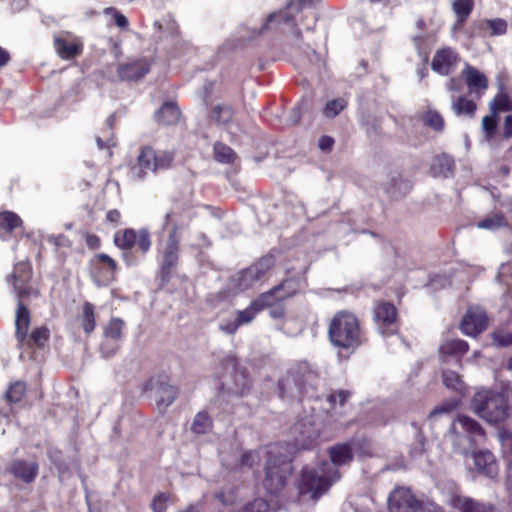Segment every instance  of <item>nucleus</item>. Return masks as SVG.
<instances>
[{"mask_svg":"<svg viewBox=\"0 0 512 512\" xmlns=\"http://www.w3.org/2000/svg\"><path fill=\"white\" fill-rule=\"evenodd\" d=\"M309 4L306 0H290L284 10L269 14L259 30L241 27L235 38L228 39L220 47L219 60H223L230 51L259 39L264 46L265 62L298 60L325 64V48L316 49L310 44L304 47L303 36L296 28L295 16Z\"/></svg>","mask_w":512,"mask_h":512,"instance_id":"obj_1","label":"nucleus"},{"mask_svg":"<svg viewBox=\"0 0 512 512\" xmlns=\"http://www.w3.org/2000/svg\"><path fill=\"white\" fill-rule=\"evenodd\" d=\"M331 462H322L315 468H305L299 479L301 494H310L317 499L326 493L340 478L338 466L349 464L353 459V448L349 443L337 444L329 449Z\"/></svg>","mask_w":512,"mask_h":512,"instance_id":"obj_2","label":"nucleus"},{"mask_svg":"<svg viewBox=\"0 0 512 512\" xmlns=\"http://www.w3.org/2000/svg\"><path fill=\"white\" fill-rule=\"evenodd\" d=\"M154 52L159 61H171L180 57L187 43L180 35L179 26L171 14L162 16L153 23Z\"/></svg>","mask_w":512,"mask_h":512,"instance_id":"obj_3","label":"nucleus"},{"mask_svg":"<svg viewBox=\"0 0 512 512\" xmlns=\"http://www.w3.org/2000/svg\"><path fill=\"white\" fill-rule=\"evenodd\" d=\"M268 460L265 466L263 485L269 494L279 493L291 475L292 451L289 445L274 444L267 451Z\"/></svg>","mask_w":512,"mask_h":512,"instance_id":"obj_4","label":"nucleus"},{"mask_svg":"<svg viewBox=\"0 0 512 512\" xmlns=\"http://www.w3.org/2000/svg\"><path fill=\"white\" fill-rule=\"evenodd\" d=\"M329 336L333 345L354 348L361 344V329L358 319L349 312H339L331 320Z\"/></svg>","mask_w":512,"mask_h":512,"instance_id":"obj_5","label":"nucleus"},{"mask_svg":"<svg viewBox=\"0 0 512 512\" xmlns=\"http://www.w3.org/2000/svg\"><path fill=\"white\" fill-rule=\"evenodd\" d=\"M472 410L489 423H500L509 414V406L504 396L491 390L478 391L471 401Z\"/></svg>","mask_w":512,"mask_h":512,"instance_id":"obj_6","label":"nucleus"},{"mask_svg":"<svg viewBox=\"0 0 512 512\" xmlns=\"http://www.w3.org/2000/svg\"><path fill=\"white\" fill-rule=\"evenodd\" d=\"M449 437L458 452L466 453L484 438V430L476 420L458 415L452 422Z\"/></svg>","mask_w":512,"mask_h":512,"instance_id":"obj_7","label":"nucleus"},{"mask_svg":"<svg viewBox=\"0 0 512 512\" xmlns=\"http://www.w3.org/2000/svg\"><path fill=\"white\" fill-rule=\"evenodd\" d=\"M174 155L171 152H156L151 147H143L137 157V163L130 169L133 178L141 180L148 172L167 169L171 166Z\"/></svg>","mask_w":512,"mask_h":512,"instance_id":"obj_8","label":"nucleus"},{"mask_svg":"<svg viewBox=\"0 0 512 512\" xmlns=\"http://www.w3.org/2000/svg\"><path fill=\"white\" fill-rule=\"evenodd\" d=\"M316 379V374L307 363H300L291 368L279 381V390L282 396H299L307 392Z\"/></svg>","mask_w":512,"mask_h":512,"instance_id":"obj_9","label":"nucleus"},{"mask_svg":"<svg viewBox=\"0 0 512 512\" xmlns=\"http://www.w3.org/2000/svg\"><path fill=\"white\" fill-rule=\"evenodd\" d=\"M274 266V258L267 255L248 268L235 274L230 279V285L235 291H245L252 288Z\"/></svg>","mask_w":512,"mask_h":512,"instance_id":"obj_10","label":"nucleus"},{"mask_svg":"<svg viewBox=\"0 0 512 512\" xmlns=\"http://www.w3.org/2000/svg\"><path fill=\"white\" fill-rule=\"evenodd\" d=\"M54 48L63 60H71L82 53V41L68 32H62L54 37Z\"/></svg>","mask_w":512,"mask_h":512,"instance_id":"obj_11","label":"nucleus"},{"mask_svg":"<svg viewBox=\"0 0 512 512\" xmlns=\"http://www.w3.org/2000/svg\"><path fill=\"white\" fill-rule=\"evenodd\" d=\"M124 322L120 318H112L104 330V342L101 345V352L105 357L114 355L119 347Z\"/></svg>","mask_w":512,"mask_h":512,"instance_id":"obj_12","label":"nucleus"},{"mask_svg":"<svg viewBox=\"0 0 512 512\" xmlns=\"http://www.w3.org/2000/svg\"><path fill=\"white\" fill-rule=\"evenodd\" d=\"M487 316L479 307L469 308L461 322V330L464 334L476 336L487 327Z\"/></svg>","mask_w":512,"mask_h":512,"instance_id":"obj_13","label":"nucleus"},{"mask_svg":"<svg viewBox=\"0 0 512 512\" xmlns=\"http://www.w3.org/2000/svg\"><path fill=\"white\" fill-rule=\"evenodd\" d=\"M507 31V22L502 18L480 19L473 23L472 35L481 37H494L504 35Z\"/></svg>","mask_w":512,"mask_h":512,"instance_id":"obj_14","label":"nucleus"},{"mask_svg":"<svg viewBox=\"0 0 512 512\" xmlns=\"http://www.w3.org/2000/svg\"><path fill=\"white\" fill-rule=\"evenodd\" d=\"M416 504L414 496L406 488H396L388 499L390 512H412L416 509Z\"/></svg>","mask_w":512,"mask_h":512,"instance_id":"obj_15","label":"nucleus"},{"mask_svg":"<svg viewBox=\"0 0 512 512\" xmlns=\"http://www.w3.org/2000/svg\"><path fill=\"white\" fill-rule=\"evenodd\" d=\"M397 311L391 303H380L375 308V320L382 334L395 332Z\"/></svg>","mask_w":512,"mask_h":512,"instance_id":"obj_16","label":"nucleus"},{"mask_svg":"<svg viewBox=\"0 0 512 512\" xmlns=\"http://www.w3.org/2000/svg\"><path fill=\"white\" fill-rule=\"evenodd\" d=\"M30 275L31 269L27 262H19L16 264L11 278L14 280L13 286L19 299H22L31 293V288L26 285L30 279Z\"/></svg>","mask_w":512,"mask_h":512,"instance_id":"obj_17","label":"nucleus"},{"mask_svg":"<svg viewBox=\"0 0 512 512\" xmlns=\"http://www.w3.org/2000/svg\"><path fill=\"white\" fill-rule=\"evenodd\" d=\"M9 472L24 483H31L38 474V464L24 460H15L9 465Z\"/></svg>","mask_w":512,"mask_h":512,"instance_id":"obj_18","label":"nucleus"},{"mask_svg":"<svg viewBox=\"0 0 512 512\" xmlns=\"http://www.w3.org/2000/svg\"><path fill=\"white\" fill-rule=\"evenodd\" d=\"M462 76L470 90V93L480 97L487 89L488 82L486 76L473 67H467L463 70Z\"/></svg>","mask_w":512,"mask_h":512,"instance_id":"obj_19","label":"nucleus"},{"mask_svg":"<svg viewBox=\"0 0 512 512\" xmlns=\"http://www.w3.org/2000/svg\"><path fill=\"white\" fill-rule=\"evenodd\" d=\"M229 365L235 368L234 373L231 376L230 382H225L223 385L226 387L229 393L235 395H243L250 388V381L247 375L242 371L236 368V362L234 359H230Z\"/></svg>","mask_w":512,"mask_h":512,"instance_id":"obj_20","label":"nucleus"},{"mask_svg":"<svg viewBox=\"0 0 512 512\" xmlns=\"http://www.w3.org/2000/svg\"><path fill=\"white\" fill-rule=\"evenodd\" d=\"M179 240L176 235V228L174 227L169 235L166 247L163 251L162 270L164 273H169L170 270L176 265L178 260Z\"/></svg>","mask_w":512,"mask_h":512,"instance_id":"obj_21","label":"nucleus"},{"mask_svg":"<svg viewBox=\"0 0 512 512\" xmlns=\"http://www.w3.org/2000/svg\"><path fill=\"white\" fill-rule=\"evenodd\" d=\"M474 463L479 471L490 478L498 474V465L494 455L488 450H481L474 454Z\"/></svg>","mask_w":512,"mask_h":512,"instance_id":"obj_22","label":"nucleus"},{"mask_svg":"<svg viewBox=\"0 0 512 512\" xmlns=\"http://www.w3.org/2000/svg\"><path fill=\"white\" fill-rule=\"evenodd\" d=\"M294 430L300 434V438H297V441L302 448H309L319 437V430L313 425L310 419H303L298 422Z\"/></svg>","mask_w":512,"mask_h":512,"instance_id":"obj_23","label":"nucleus"},{"mask_svg":"<svg viewBox=\"0 0 512 512\" xmlns=\"http://www.w3.org/2000/svg\"><path fill=\"white\" fill-rule=\"evenodd\" d=\"M284 286L285 283H282L280 285L273 287L271 290L262 293L253 301L254 305L257 306L260 309V311H262L263 309L273 307L279 301L288 298L289 296H291V293L279 295L280 291L283 290Z\"/></svg>","mask_w":512,"mask_h":512,"instance_id":"obj_24","label":"nucleus"},{"mask_svg":"<svg viewBox=\"0 0 512 512\" xmlns=\"http://www.w3.org/2000/svg\"><path fill=\"white\" fill-rule=\"evenodd\" d=\"M449 503L460 512H493L491 507L485 506L472 498L453 495Z\"/></svg>","mask_w":512,"mask_h":512,"instance_id":"obj_25","label":"nucleus"},{"mask_svg":"<svg viewBox=\"0 0 512 512\" xmlns=\"http://www.w3.org/2000/svg\"><path fill=\"white\" fill-rule=\"evenodd\" d=\"M115 73L121 81H138L142 79L148 72V66H112Z\"/></svg>","mask_w":512,"mask_h":512,"instance_id":"obj_26","label":"nucleus"},{"mask_svg":"<svg viewBox=\"0 0 512 512\" xmlns=\"http://www.w3.org/2000/svg\"><path fill=\"white\" fill-rule=\"evenodd\" d=\"M29 322V311L25 307V305H23L21 299H19L18 309L16 313V336L20 345L26 339L27 331L29 328Z\"/></svg>","mask_w":512,"mask_h":512,"instance_id":"obj_27","label":"nucleus"},{"mask_svg":"<svg viewBox=\"0 0 512 512\" xmlns=\"http://www.w3.org/2000/svg\"><path fill=\"white\" fill-rule=\"evenodd\" d=\"M178 395V391L175 387L161 383L156 388L157 406L159 410H165L170 406Z\"/></svg>","mask_w":512,"mask_h":512,"instance_id":"obj_28","label":"nucleus"},{"mask_svg":"<svg viewBox=\"0 0 512 512\" xmlns=\"http://www.w3.org/2000/svg\"><path fill=\"white\" fill-rule=\"evenodd\" d=\"M180 112L175 103L167 102L156 112L155 119L158 123L173 125L178 122Z\"/></svg>","mask_w":512,"mask_h":512,"instance_id":"obj_29","label":"nucleus"},{"mask_svg":"<svg viewBox=\"0 0 512 512\" xmlns=\"http://www.w3.org/2000/svg\"><path fill=\"white\" fill-rule=\"evenodd\" d=\"M452 109L457 116H468L473 117L477 105L474 101L467 99L464 96H460L452 102Z\"/></svg>","mask_w":512,"mask_h":512,"instance_id":"obj_30","label":"nucleus"},{"mask_svg":"<svg viewBox=\"0 0 512 512\" xmlns=\"http://www.w3.org/2000/svg\"><path fill=\"white\" fill-rule=\"evenodd\" d=\"M474 8V0H452V9L457 17V23L462 25Z\"/></svg>","mask_w":512,"mask_h":512,"instance_id":"obj_31","label":"nucleus"},{"mask_svg":"<svg viewBox=\"0 0 512 512\" xmlns=\"http://www.w3.org/2000/svg\"><path fill=\"white\" fill-rule=\"evenodd\" d=\"M467 350L468 344L459 339L447 340L440 346V353L442 355L460 356L466 353Z\"/></svg>","mask_w":512,"mask_h":512,"instance_id":"obj_32","label":"nucleus"},{"mask_svg":"<svg viewBox=\"0 0 512 512\" xmlns=\"http://www.w3.org/2000/svg\"><path fill=\"white\" fill-rule=\"evenodd\" d=\"M137 232L133 229H125L115 234L114 242L121 249H130L136 243Z\"/></svg>","mask_w":512,"mask_h":512,"instance_id":"obj_33","label":"nucleus"},{"mask_svg":"<svg viewBox=\"0 0 512 512\" xmlns=\"http://www.w3.org/2000/svg\"><path fill=\"white\" fill-rule=\"evenodd\" d=\"M421 120L425 126L430 127L435 131L440 132L444 129V119L437 111H426L421 116Z\"/></svg>","mask_w":512,"mask_h":512,"instance_id":"obj_34","label":"nucleus"},{"mask_svg":"<svg viewBox=\"0 0 512 512\" xmlns=\"http://www.w3.org/2000/svg\"><path fill=\"white\" fill-rule=\"evenodd\" d=\"M214 157L218 162L231 164L236 159V154L230 147L218 142L214 145Z\"/></svg>","mask_w":512,"mask_h":512,"instance_id":"obj_35","label":"nucleus"},{"mask_svg":"<svg viewBox=\"0 0 512 512\" xmlns=\"http://www.w3.org/2000/svg\"><path fill=\"white\" fill-rule=\"evenodd\" d=\"M458 62L457 52L450 48L439 49L430 64H455Z\"/></svg>","mask_w":512,"mask_h":512,"instance_id":"obj_36","label":"nucleus"},{"mask_svg":"<svg viewBox=\"0 0 512 512\" xmlns=\"http://www.w3.org/2000/svg\"><path fill=\"white\" fill-rule=\"evenodd\" d=\"M95 325L94 306L86 302L82 311V327L86 333H91L95 329Z\"/></svg>","mask_w":512,"mask_h":512,"instance_id":"obj_37","label":"nucleus"},{"mask_svg":"<svg viewBox=\"0 0 512 512\" xmlns=\"http://www.w3.org/2000/svg\"><path fill=\"white\" fill-rule=\"evenodd\" d=\"M347 107V101L344 98H337L326 103L323 114L327 118H334Z\"/></svg>","mask_w":512,"mask_h":512,"instance_id":"obj_38","label":"nucleus"},{"mask_svg":"<svg viewBox=\"0 0 512 512\" xmlns=\"http://www.w3.org/2000/svg\"><path fill=\"white\" fill-rule=\"evenodd\" d=\"M490 109L494 115L499 111H512V100L508 95L500 93L490 103Z\"/></svg>","mask_w":512,"mask_h":512,"instance_id":"obj_39","label":"nucleus"},{"mask_svg":"<svg viewBox=\"0 0 512 512\" xmlns=\"http://www.w3.org/2000/svg\"><path fill=\"white\" fill-rule=\"evenodd\" d=\"M260 312V309L254 305V302L252 301L251 304L244 310H239L236 312V319L238 321V324L245 325L249 324L254 320L256 315Z\"/></svg>","mask_w":512,"mask_h":512,"instance_id":"obj_40","label":"nucleus"},{"mask_svg":"<svg viewBox=\"0 0 512 512\" xmlns=\"http://www.w3.org/2000/svg\"><path fill=\"white\" fill-rule=\"evenodd\" d=\"M443 383L447 388L456 390L458 392H462L464 389V384L460 379V376L451 370H446L443 372Z\"/></svg>","mask_w":512,"mask_h":512,"instance_id":"obj_41","label":"nucleus"},{"mask_svg":"<svg viewBox=\"0 0 512 512\" xmlns=\"http://www.w3.org/2000/svg\"><path fill=\"white\" fill-rule=\"evenodd\" d=\"M211 421L206 413H198L193 421L192 430L197 434H204L209 431Z\"/></svg>","mask_w":512,"mask_h":512,"instance_id":"obj_42","label":"nucleus"},{"mask_svg":"<svg viewBox=\"0 0 512 512\" xmlns=\"http://www.w3.org/2000/svg\"><path fill=\"white\" fill-rule=\"evenodd\" d=\"M232 118V110L229 106L218 105L212 110V119L218 123L226 124Z\"/></svg>","mask_w":512,"mask_h":512,"instance_id":"obj_43","label":"nucleus"},{"mask_svg":"<svg viewBox=\"0 0 512 512\" xmlns=\"http://www.w3.org/2000/svg\"><path fill=\"white\" fill-rule=\"evenodd\" d=\"M24 392L25 384L23 382L17 381L9 387L6 393V398L9 402L15 403L21 400Z\"/></svg>","mask_w":512,"mask_h":512,"instance_id":"obj_44","label":"nucleus"},{"mask_svg":"<svg viewBox=\"0 0 512 512\" xmlns=\"http://www.w3.org/2000/svg\"><path fill=\"white\" fill-rule=\"evenodd\" d=\"M506 225L505 217L501 214H495L492 217L486 218L478 223V227L485 229H495Z\"/></svg>","mask_w":512,"mask_h":512,"instance_id":"obj_45","label":"nucleus"},{"mask_svg":"<svg viewBox=\"0 0 512 512\" xmlns=\"http://www.w3.org/2000/svg\"><path fill=\"white\" fill-rule=\"evenodd\" d=\"M260 456L257 451H248L240 456L239 463L235 467H253L259 464Z\"/></svg>","mask_w":512,"mask_h":512,"instance_id":"obj_46","label":"nucleus"},{"mask_svg":"<svg viewBox=\"0 0 512 512\" xmlns=\"http://www.w3.org/2000/svg\"><path fill=\"white\" fill-rule=\"evenodd\" d=\"M435 162L439 165V168L436 169L435 165L433 166V169L435 173L438 174H446L447 172H450L453 168V160L448 155H441L436 157Z\"/></svg>","mask_w":512,"mask_h":512,"instance_id":"obj_47","label":"nucleus"},{"mask_svg":"<svg viewBox=\"0 0 512 512\" xmlns=\"http://www.w3.org/2000/svg\"><path fill=\"white\" fill-rule=\"evenodd\" d=\"M459 402L455 399L446 401L442 403L441 405L435 407L429 414L431 418H434L438 415L444 414V413H450L454 411L458 407Z\"/></svg>","mask_w":512,"mask_h":512,"instance_id":"obj_48","label":"nucleus"},{"mask_svg":"<svg viewBox=\"0 0 512 512\" xmlns=\"http://www.w3.org/2000/svg\"><path fill=\"white\" fill-rule=\"evenodd\" d=\"M414 43L422 64H429L430 49L425 45V40L423 39V37H414Z\"/></svg>","mask_w":512,"mask_h":512,"instance_id":"obj_49","label":"nucleus"},{"mask_svg":"<svg viewBox=\"0 0 512 512\" xmlns=\"http://www.w3.org/2000/svg\"><path fill=\"white\" fill-rule=\"evenodd\" d=\"M49 337V331L45 327L37 328L35 329L30 336V341L38 346L41 347L44 345V343L48 340Z\"/></svg>","mask_w":512,"mask_h":512,"instance_id":"obj_50","label":"nucleus"},{"mask_svg":"<svg viewBox=\"0 0 512 512\" xmlns=\"http://www.w3.org/2000/svg\"><path fill=\"white\" fill-rule=\"evenodd\" d=\"M493 343L505 347L512 345V332L497 331L492 334Z\"/></svg>","mask_w":512,"mask_h":512,"instance_id":"obj_51","label":"nucleus"},{"mask_svg":"<svg viewBox=\"0 0 512 512\" xmlns=\"http://www.w3.org/2000/svg\"><path fill=\"white\" fill-rule=\"evenodd\" d=\"M106 15H111L114 18L115 24L119 28H126L128 26L127 18L121 14L116 8L108 7L104 10Z\"/></svg>","mask_w":512,"mask_h":512,"instance_id":"obj_52","label":"nucleus"},{"mask_svg":"<svg viewBox=\"0 0 512 512\" xmlns=\"http://www.w3.org/2000/svg\"><path fill=\"white\" fill-rule=\"evenodd\" d=\"M269 504L265 499H256L244 509V512H268Z\"/></svg>","mask_w":512,"mask_h":512,"instance_id":"obj_53","label":"nucleus"},{"mask_svg":"<svg viewBox=\"0 0 512 512\" xmlns=\"http://www.w3.org/2000/svg\"><path fill=\"white\" fill-rule=\"evenodd\" d=\"M143 252H147L150 249L151 241L149 234L146 230H140L137 233L136 243Z\"/></svg>","mask_w":512,"mask_h":512,"instance_id":"obj_54","label":"nucleus"},{"mask_svg":"<svg viewBox=\"0 0 512 512\" xmlns=\"http://www.w3.org/2000/svg\"><path fill=\"white\" fill-rule=\"evenodd\" d=\"M168 495L166 494H160L157 495L151 504V507L154 512H165L167 508V502H168Z\"/></svg>","mask_w":512,"mask_h":512,"instance_id":"obj_55","label":"nucleus"},{"mask_svg":"<svg viewBox=\"0 0 512 512\" xmlns=\"http://www.w3.org/2000/svg\"><path fill=\"white\" fill-rule=\"evenodd\" d=\"M95 259L97 261L103 262L108 265V267H109L108 280L112 279L114 276V273L116 271V268H117L116 262L110 256L103 254V253L96 255Z\"/></svg>","mask_w":512,"mask_h":512,"instance_id":"obj_56","label":"nucleus"},{"mask_svg":"<svg viewBox=\"0 0 512 512\" xmlns=\"http://www.w3.org/2000/svg\"><path fill=\"white\" fill-rule=\"evenodd\" d=\"M496 119L495 116H485L482 119V128L488 137L492 136L496 130Z\"/></svg>","mask_w":512,"mask_h":512,"instance_id":"obj_57","label":"nucleus"},{"mask_svg":"<svg viewBox=\"0 0 512 512\" xmlns=\"http://www.w3.org/2000/svg\"><path fill=\"white\" fill-rule=\"evenodd\" d=\"M349 397V393L347 391L340 390L336 393H332L328 396V401L333 406L338 403L340 406H343L346 400Z\"/></svg>","mask_w":512,"mask_h":512,"instance_id":"obj_58","label":"nucleus"},{"mask_svg":"<svg viewBox=\"0 0 512 512\" xmlns=\"http://www.w3.org/2000/svg\"><path fill=\"white\" fill-rule=\"evenodd\" d=\"M241 325L238 324V321L237 319L235 318L234 320L232 321H227L223 324H221L220 326V329L222 331H224L225 333H228V334H233L236 332V330L240 327Z\"/></svg>","mask_w":512,"mask_h":512,"instance_id":"obj_59","label":"nucleus"},{"mask_svg":"<svg viewBox=\"0 0 512 512\" xmlns=\"http://www.w3.org/2000/svg\"><path fill=\"white\" fill-rule=\"evenodd\" d=\"M334 145V139L330 136H322L319 139L318 146L322 151H330Z\"/></svg>","mask_w":512,"mask_h":512,"instance_id":"obj_60","label":"nucleus"},{"mask_svg":"<svg viewBox=\"0 0 512 512\" xmlns=\"http://www.w3.org/2000/svg\"><path fill=\"white\" fill-rule=\"evenodd\" d=\"M500 395L504 396L505 403L508 404L509 409L512 408V383L507 384Z\"/></svg>","mask_w":512,"mask_h":512,"instance_id":"obj_61","label":"nucleus"},{"mask_svg":"<svg viewBox=\"0 0 512 512\" xmlns=\"http://www.w3.org/2000/svg\"><path fill=\"white\" fill-rule=\"evenodd\" d=\"M503 136L507 139L512 137V115H508L505 118Z\"/></svg>","mask_w":512,"mask_h":512,"instance_id":"obj_62","label":"nucleus"},{"mask_svg":"<svg viewBox=\"0 0 512 512\" xmlns=\"http://www.w3.org/2000/svg\"><path fill=\"white\" fill-rule=\"evenodd\" d=\"M215 497L224 505L232 504L234 501L233 493L225 494L224 492H219L215 495Z\"/></svg>","mask_w":512,"mask_h":512,"instance_id":"obj_63","label":"nucleus"},{"mask_svg":"<svg viewBox=\"0 0 512 512\" xmlns=\"http://www.w3.org/2000/svg\"><path fill=\"white\" fill-rule=\"evenodd\" d=\"M270 316L275 319L282 318L285 315V310L281 305H274L273 307H270Z\"/></svg>","mask_w":512,"mask_h":512,"instance_id":"obj_64","label":"nucleus"}]
</instances>
